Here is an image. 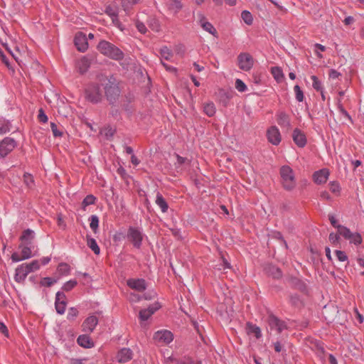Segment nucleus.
<instances>
[{"label": "nucleus", "instance_id": "f257e3e1", "mask_svg": "<svg viewBox=\"0 0 364 364\" xmlns=\"http://www.w3.org/2000/svg\"><path fill=\"white\" fill-rule=\"evenodd\" d=\"M97 49L104 55L116 60L124 58V53L119 48L106 41H101L97 46Z\"/></svg>", "mask_w": 364, "mask_h": 364}, {"label": "nucleus", "instance_id": "f03ea898", "mask_svg": "<svg viewBox=\"0 0 364 364\" xmlns=\"http://www.w3.org/2000/svg\"><path fill=\"white\" fill-rule=\"evenodd\" d=\"M39 268L40 264L38 260L19 265L16 269V281L18 282L23 281L29 273L38 270Z\"/></svg>", "mask_w": 364, "mask_h": 364}, {"label": "nucleus", "instance_id": "7ed1b4c3", "mask_svg": "<svg viewBox=\"0 0 364 364\" xmlns=\"http://www.w3.org/2000/svg\"><path fill=\"white\" fill-rule=\"evenodd\" d=\"M280 175L284 189L291 191L296 186L294 171L289 166H283L280 168Z\"/></svg>", "mask_w": 364, "mask_h": 364}, {"label": "nucleus", "instance_id": "20e7f679", "mask_svg": "<svg viewBox=\"0 0 364 364\" xmlns=\"http://www.w3.org/2000/svg\"><path fill=\"white\" fill-rule=\"evenodd\" d=\"M102 90L101 84L90 85L85 90V98L92 103H97L102 99Z\"/></svg>", "mask_w": 364, "mask_h": 364}, {"label": "nucleus", "instance_id": "39448f33", "mask_svg": "<svg viewBox=\"0 0 364 364\" xmlns=\"http://www.w3.org/2000/svg\"><path fill=\"white\" fill-rule=\"evenodd\" d=\"M101 86H102L103 90H105V95L107 100L113 102L115 100L116 97L119 95V89L118 87L109 81L106 77H103L100 80Z\"/></svg>", "mask_w": 364, "mask_h": 364}, {"label": "nucleus", "instance_id": "423d86ee", "mask_svg": "<svg viewBox=\"0 0 364 364\" xmlns=\"http://www.w3.org/2000/svg\"><path fill=\"white\" fill-rule=\"evenodd\" d=\"M127 239L130 241L134 247L139 249L143 240L142 232L136 228L130 227L127 231Z\"/></svg>", "mask_w": 364, "mask_h": 364}, {"label": "nucleus", "instance_id": "0eeeda50", "mask_svg": "<svg viewBox=\"0 0 364 364\" xmlns=\"http://www.w3.org/2000/svg\"><path fill=\"white\" fill-rule=\"evenodd\" d=\"M239 68L244 71H249L254 65V60L252 55L247 53H241L237 56Z\"/></svg>", "mask_w": 364, "mask_h": 364}, {"label": "nucleus", "instance_id": "6e6552de", "mask_svg": "<svg viewBox=\"0 0 364 364\" xmlns=\"http://www.w3.org/2000/svg\"><path fill=\"white\" fill-rule=\"evenodd\" d=\"M16 146L14 139L6 137L0 142V158L6 156Z\"/></svg>", "mask_w": 364, "mask_h": 364}, {"label": "nucleus", "instance_id": "1a4fd4ad", "mask_svg": "<svg viewBox=\"0 0 364 364\" xmlns=\"http://www.w3.org/2000/svg\"><path fill=\"white\" fill-rule=\"evenodd\" d=\"M267 140L272 145L277 146L282 141V135L276 126H272L267 130Z\"/></svg>", "mask_w": 364, "mask_h": 364}, {"label": "nucleus", "instance_id": "9d476101", "mask_svg": "<svg viewBox=\"0 0 364 364\" xmlns=\"http://www.w3.org/2000/svg\"><path fill=\"white\" fill-rule=\"evenodd\" d=\"M154 339L159 344H168L173 339V336L172 333L167 330L159 331L155 333Z\"/></svg>", "mask_w": 364, "mask_h": 364}, {"label": "nucleus", "instance_id": "9b49d317", "mask_svg": "<svg viewBox=\"0 0 364 364\" xmlns=\"http://www.w3.org/2000/svg\"><path fill=\"white\" fill-rule=\"evenodd\" d=\"M267 323L271 331L275 330L277 333H281L287 328L284 321H280L274 315H269L267 318Z\"/></svg>", "mask_w": 364, "mask_h": 364}, {"label": "nucleus", "instance_id": "f8f14e48", "mask_svg": "<svg viewBox=\"0 0 364 364\" xmlns=\"http://www.w3.org/2000/svg\"><path fill=\"white\" fill-rule=\"evenodd\" d=\"M127 284L132 289L139 292H142L146 289V283L144 279H129Z\"/></svg>", "mask_w": 364, "mask_h": 364}, {"label": "nucleus", "instance_id": "ddd939ff", "mask_svg": "<svg viewBox=\"0 0 364 364\" xmlns=\"http://www.w3.org/2000/svg\"><path fill=\"white\" fill-rule=\"evenodd\" d=\"M55 306L58 314H63L66 307V296L63 292H57L55 295Z\"/></svg>", "mask_w": 364, "mask_h": 364}, {"label": "nucleus", "instance_id": "4468645a", "mask_svg": "<svg viewBox=\"0 0 364 364\" xmlns=\"http://www.w3.org/2000/svg\"><path fill=\"white\" fill-rule=\"evenodd\" d=\"M74 43L77 49L80 52H85L88 47L86 36L81 32L76 33Z\"/></svg>", "mask_w": 364, "mask_h": 364}, {"label": "nucleus", "instance_id": "2eb2a0df", "mask_svg": "<svg viewBox=\"0 0 364 364\" xmlns=\"http://www.w3.org/2000/svg\"><path fill=\"white\" fill-rule=\"evenodd\" d=\"M98 323V318L97 316L92 315L88 316L82 323V328L85 333H92Z\"/></svg>", "mask_w": 364, "mask_h": 364}, {"label": "nucleus", "instance_id": "dca6fc26", "mask_svg": "<svg viewBox=\"0 0 364 364\" xmlns=\"http://www.w3.org/2000/svg\"><path fill=\"white\" fill-rule=\"evenodd\" d=\"M329 174L328 169L322 168L314 173L313 180L316 184L325 183L328 178Z\"/></svg>", "mask_w": 364, "mask_h": 364}, {"label": "nucleus", "instance_id": "f3484780", "mask_svg": "<svg viewBox=\"0 0 364 364\" xmlns=\"http://www.w3.org/2000/svg\"><path fill=\"white\" fill-rule=\"evenodd\" d=\"M105 14L111 18L112 23L115 26H117L120 31H123L124 29L123 25L119 21L117 9L109 6L105 9Z\"/></svg>", "mask_w": 364, "mask_h": 364}, {"label": "nucleus", "instance_id": "a211bd4d", "mask_svg": "<svg viewBox=\"0 0 364 364\" xmlns=\"http://www.w3.org/2000/svg\"><path fill=\"white\" fill-rule=\"evenodd\" d=\"M161 306L159 303H155L147 309H142L139 311V318L141 321H146L152 314H154L158 309H159Z\"/></svg>", "mask_w": 364, "mask_h": 364}, {"label": "nucleus", "instance_id": "6ab92c4d", "mask_svg": "<svg viewBox=\"0 0 364 364\" xmlns=\"http://www.w3.org/2000/svg\"><path fill=\"white\" fill-rule=\"evenodd\" d=\"M276 117L277 122L280 127L287 129H289L291 127L289 116L287 113L284 112H279Z\"/></svg>", "mask_w": 364, "mask_h": 364}, {"label": "nucleus", "instance_id": "aec40b11", "mask_svg": "<svg viewBox=\"0 0 364 364\" xmlns=\"http://www.w3.org/2000/svg\"><path fill=\"white\" fill-rule=\"evenodd\" d=\"M292 138L294 143L299 147H304L306 144L305 135L299 129H295L294 130Z\"/></svg>", "mask_w": 364, "mask_h": 364}, {"label": "nucleus", "instance_id": "412c9836", "mask_svg": "<svg viewBox=\"0 0 364 364\" xmlns=\"http://www.w3.org/2000/svg\"><path fill=\"white\" fill-rule=\"evenodd\" d=\"M90 67V60L88 58L84 56L76 63V68L77 71L81 73H85Z\"/></svg>", "mask_w": 364, "mask_h": 364}, {"label": "nucleus", "instance_id": "4be33fe9", "mask_svg": "<svg viewBox=\"0 0 364 364\" xmlns=\"http://www.w3.org/2000/svg\"><path fill=\"white\" fill-rule=\"evenodd\" d=\"M132 358V352L129 348H122L117 355L119 363H127Z\"/></svg>", "mask_w": 364, "mask_h": 364}, {"label": "nucleus", "instance_id": "5701e85b", "mask_svg": "<svg viewBox=\"0 0 364 364\" xmlns=\"http://www.w3.org/2000/svg\"><path fill=\"white\" fill-rule=\"evenodd\" d=\"M35 238V232L31 229L24 230L21 236V243L25 245H33V241Z\"/></svg>", "mask_w": 364, "mask_h": 364}, {"label": "nucleus", "instance_id": "b1692460", "mask_svg": "<svg viewBox=\"0 0 364 364\" xmlns=\"http://www.w3.org/2000/svg\"><path fill=\"white\" fill-rule=\"evenodd\" d=\"M166 6L168 11L176 15L182 9L183 4L179 0H169Z\"/></svg>", "mask_w": 364, "mask_h": 364}, {"label": "nucleus", "instance_id": "393cba45", "mask_svg": "<svg viewBox=\"0 0 364 364\" xmlns=\"http://www.w3.org/2000/svg\"><path fill=\"white\" fill-rule=\"evenodd\" d=\"M33 247V245H25L23 243L19 245V249H21V255H22L23 259H27L33 256L32 249Z\"/></svg>", "mask_w": 364, "mask_h": 364}, {"label": "nucleus", "instance_id": "a878e982", "mask_svg": "<svg viewBox=\"0 0 364 364\" xmlns=\"http://www.w3.org/2000/svg\"><path fill=\"white\" fill-rule=\"evenodd\" d=\"M77 343L84 348H92L94 344L90 336L87 335H81L77 338Z\"/></svg>", "mask_w": 364, "mask_h": 364}, {"label": "nucleus", "instance_id": "bb28decb", "mask_svg": "<svg viewBox=\"0 0 364 364\" xmlns=\"http://www.w3.org/2000/svg\"><path fill=\"white\" fill-rule=\"evenodd\" d=\"M156 203L159 205L163 213H166L168 210V205L159 192H157L156 193Z\"/></svg>", "mask_w": 364, "mask_h": 364}, {"label": "nucleus", "instance_id": "cd10ccee", "mask_svg": "<svg viewBox=\"0 0 364 364\" xmlns=\"http://www.w3.org/2000/svg\"><path fill=\"white\" fill-rule=\"evenodd\" d=\"M203 112L208 117H213L216 112V108L213 102H208L203 105Z\"/></svg>", "mask_w": 364, "mask_h": 364}, {"label": "nucleus", "instance_id": "c85d7f7f", "mask_svg": "<svg viewBox=\"0 0 364 364\" xmlns=\"http://www.w3.org/2000/svg\"><path fill=\"white\" fill-rule=\"evenodd\" d=\"M87 245L95 255H99L100 253V249L96 240L89 235L87 236Z\"/></svg>", "mask_w": 364, "mask_h": 364}, {"label": "nucleus", "instance_id": "c756f323", "mask_svg": "<svg viewBox=\"0 0 364 364\" xmlns=\"http://www.w3.org/2000/svg\"><path fill=\"white\" fill-rule=\"evenodd\" d=\"M271 73L277 82H280L284 80V74L282 69L279 67H273L271 69Z\"/></svg>", "mask_w": 364, "mask_h": 364}, {"label": "nucleus", "instance_id": "7c9ffc66", "mask_svg": "<svg viewBox=\"0 0 364 364\" xmlns=\"http://www.w3.org/2000/svg\"><path fill=\"white\" fill-rule=\"evenodd\" d=\"M348 240H349L350 243H353L355 245H360L363 241L362 237L358 232H352L350 235V238H348Z\"/></svg>", "mask_w": 364, "mask_h": 364}, {"label": "nucleus", "instance_id": "2f4dec72", "mask_svg": "<svg viewBox=\"0 0 364 364\" xmlns=\"http://www.w3.org/2000/svg\"><path fill=\"white\" fill-rule=\"evenodd\" d=\"M160 55L162 59H165L166 60H171V58L173 57V53L166 46H164L161 48Z\"/></svg>", "mask_w": 364, "mask_h": 364}, {"label": "nucleus", "instance_id": "473e14b6", "mask_svg": "<svg viewBox=\"0 0 364 364\" xmlns=\"http://www.w3.org/2000/svg\"><path fill=\"white\" fill-rule=\"evenodd\" d=\"M338 233L343 237L346 240H348L352 232L349 228L345 226H338Z\"/></svg>", "mask_w": 364, "mask_h": 364}, {"label": "nucleus", "instance_id": "72a5a7b5", "mask_svg": "<svg viewBox=\"0 0 364 364\" xmlns=\"http://www.w3.org/2000/svg\"><path fill=\"white\" fill-rule=\"evenodd\" d=\"M90 228L95 232L99 226V218L97 215H92L89 219Z\"/></svg>", "mask_w": 364, "mask_h": 364}, {"label": "nucleus", "instance_id": "f704fd0d", "mask_svg": "<svg viewBox=\"0 0 364 364\" xmlns=\"http://www.w3.org/2000/svg\"><path fill=\"white\" fill-rule=\"evenodd\" d=\"M241 16L242 20L247 25H251L252 23L253 18L250 12L247 11H243L241 14Z\"/></svg>", "mask_w": 364, "mask_h": 364}, {"label": "nucleus", "instance_id": "c9c22d12", "mask_svg": "<svg viewBox=\"0 0 364 364\" xmlns=\"http://www.w3.org/2000/svg\"><path fill=\"white\" fill-rule=\"evenodd\" d=\"M201 27L203 28V30L208 32L209 33H210L215 36H216V34H217L216 29L213 27V26L209 21L206 22L205 23H203Z\"/></svg>", "mask_w": 364, "mask_h": 364}, {"label": "nucleus", "instance_id": "e433bc0d", "mask_svg": "<svg viewBox=\"0 0 364 364\" xmlns=\"http://www.w3.org/2000/svg\"><path fill=\"white\" fill-rule=\"evenodd\" d=\"M294 90L296 100L299 102H303L304 96L301 87L296 85L294 87Z\"/></svg>", "mask_w": 364, "mask_h": 364}, {"label": "nucleus", "instance_id": "4c0bfd02", "mask_svg": "<svg viewBox=\"0 0 364 364\" xmlns=\"http://www.w3.org/2000/svg\"><path fill=\"white\" fill-rule=\"evenodd\" d=\"M329 188L331 191L336 195H338L341 191L340 184L337 181H331L329 183Z\"/></svg>", "mask_w": 364, "mask_h": 364}, {"label": "nucleus", "instance_id": "58836bf2", "mask_svg": "<svg viewBox=\"0 0 364 364\" xmlns=\"http://www.w3.org/2000/svg\"><path fill=\"white\" fill-rule=\"evenodd\" d=\"M78 310L75 307H71L68 309L67 318L69 321H73L78 315Z\"/></svg>", "mask_w": 364, "mask_h": 364}, {"label": "nucleus", "instance_id": "ea45409f", "mask_svg": "<svg viewBox=\"0 0 364 364\" xmlns=\"http://www.w3.org/2000/svg\"><path fill=\"white\" fill-rule=\"evenodd\" d=\"M312 80V86L317 91H321L323 89L321 82L318 80V77L315 75L311 77Z\"/></svg>", "mask_w": 364, "mask_h": 364}, {"label": "nucleus", "instance_id": "a19ab883", "mask_svg": "<svg viewBox=\"0 0 364 364\" xmlns=\"http://www.w3.org/2000/svg\"><path fill=\"white\" fill-rule=\"evenodd\" d=\"M95 200H96V198H95V196H93L92 195H88V196H87L84 198V200H83V201H82V206H83L84 208H85V207H86V206H87V205H92V204H94V203H95Z\"/></svg>", "mask_w": 364, "mask_h": 364}, {"label": "nucleus", "instance_id": "79ce46f5", "mask_svg": "<svg viewBox=\"0 0 364 364\" xmlns=\"http://www.w3.org/2000/svg\"><path fill=\"white\" fill-rule=\"evenodd\" d=\"M58 270L60 274H68L70 270V267L66 263H60L58 265Z\"/></svg>", "mask_w": 364, "mask_h": 364}, {"label": "nucleus", "instance_id": "37998d69", "mask_svg": "<svg viewBox=\"0 0 364 364\" xmlns=\"http://www.w3.org/2000/svg\"><path fill=\"white\" fill-rule=\"evenodd\" d=\"M77 282L76 280H70L67 282H65L63 287V289L66 291H70L72 289H73L76 285Z\"/></svg>", "mask_w": 364, "mask_h": 364}, {"label": "nucleus", "instance_id": "c03bdc74", "mask_svg": "<svg viewBox=\"0 0 364 364\" xmlns=\"http://www.w3.org/2000/svg\"><path fill=\"white\" fill-rule=\"evenodd\" d=\"M235 88L240 92H243L247 90V86L242 80L237 79L235 81Z\"/></svg>", "mask_w": 364, "mask_h": 364}, {"label": "nucleus", "instance_id": "a18cd8bd", "mask_svg": "<svg viewBox=\"0 0 364 364\" xmlns=\"http://www.w3.org/2000/svg\"><path fill=\"white\" fill-rule=\"evenodd\" d=\"M50 128L54 136H62L63 131L60 130L58 127V125L54 122L50 123Z\"/></svg>", "mask_w": 364, "mask_h": 364}, {"label": "nucleus", "instance_id": "49530a36", "mask_svg": "<svg viewBox=\"0 0 364 364\" xmlns=\"http://www.w3.org/2000/svg\"><path fill=\"white\" fill-rule=\"evenodd\" d=\"M339 234H335L333 232L330 233L329 235V241L333 246H336L338 243L340 237Z\"/></svg>", "mask_w": 364, "mask_h": 364}, {"label": "nucleus", "instance_id": "de8ad7c7", "mask_svg": "<svg viewBox=\"0 0 364 364\" xmlns=\"http://www.w3.org/2000/svg\"><path fill=\"white\" fill-rule=\"evenodd\" d=\"M149 27L156 32L160 31V24L158 20L151 19L149 22Z\"/></svg>", "mask_w": 364, "mask_h": 364}, {"label": "nucleus", "instance_id": "09e8293b", "mask_svg": "<svg viewBox=\"0 0 364 364\" xmlns=\"http://www.w3.org/2000/svg\"><path fill=\"white\" fill-rule=\"evenodd\" d=\"M250 331L252 333H253L257 338H259L262 336L261 330L258 326H251L250 327Z\"/></svg>", "mask_w": 364, "mask_h": 364}, {"label": "nucleus", "instance_id": "8fccbe9b", "mask_svg": "<svg viewBox=\"0 0 364 364\" xmlns=\"http://www.w3.org/2000/svg\"><path fill=\"white\" fill-rule=\"evenodd\" d=\"M335 253L339 261L345 262L348 259V257L344 252L341 250H336Z\"/></svg>", "mask_w": 364, "mask_h": 364}, {"label": "nucleus", "instance_id": "3c124183", "mask_svg": "<svg viewBox=\"0 0 364 364\" xmlns=\"http://www.w3.org/2000/svg\"><path fill=\"white\" fill-rule=\"evenodd\" d=\"M23 181L28 187H31L33 183V176L28 173H25L23 175Z\"/></svg>", "mask_w": 364, "mask_h": 364}, {"label": "nucleus", "instance_id": "603ef678", "mask_svg": "<svg viewBox=\"0 0 364 364\" xmlns=\"http://www.w3.org/2000/svg\"><path fill=\"white\" fill-rule=\"evenodd\" d=\"M55 282V280L52 279L50 277H44L41 281V284L42 286L46 287H50L52 284H53Z\"/></svg>", "mask_w": 364, "mask_h": 364}, {"label": "nucleus", "instance_id": "864d4df0", "mask_svg": "<svg viewBox=\"0 0 364 364\" xmlns=\"http://www.w3.org/2000/svg\"><path fill=\"white\" fill-rule=\"evenodd\" d=\"M136 27L137 30L141 33H143V34H144L147 31L146 26L142 22H140V21L136 22Z\"/></svg>", "mask_w": 364, "mask_h": 364}, {"label": "nucleus", "instance_id": "5fc2aeb1", "mask_svg": "<svg viewBox=\"0 0 364 364\" xmlns=\"http://www.w3.org/2000/svg\"><path fill=\"white\" fill-rule=\"evenodd\" d=\"M290 301L294 306H299L301 303L299 297L297 295H291L290 296Z\"/></svg>", "mask_w": 364, "mask_h": 364}, {"label": "nucleus", "instance_id": "6e6d98bb", "mask_svg": "<svg viewBox=\"0 0 364 364\" xmlns=\"http://www.w3.org/2000/svg\"><path fill=\"white\" fill-rule=\"evenodd\" d=\"M197 16H198V23L200 24V26L203 25V23L208 22L206 17L205 16V15L203 13H200V12L198 13Z\"/></svg>", "mask_w": 364, "mask_h": 364}, {"label": "nucleus", "instance_id": "4d7b16f0", "mask_svg": "<svg viewBox=\"0 0 364 364\" xmlns=\"http://www.w3.org/2000/svg\"><path fill=\"white\" fill-rule=\"evenodd\" d=\"M271 274H272L273 277L274 278H280L282 277V272L277 267H272Z\"/></svg>", "mask_w": 364, "mask_h": 364}, {"label": "nucleus", "instance_id": "13d9d810", "mask_svg": "<svg viewBox=\"0 0 364 364\" xmlns=\"http://www.w3.org/2000/svg\"><path fill=\"white\" fill-rule=\"evenodd\" d=\"M38 117V119L43 123L46 122L48 121V117L46 115V114L44 113V112L43 111V109L39 110Z\"/></svg>", "mask_w": 364, "mask_h": 364}, {"label": "nucleus", "instance_id": "bf43d9fd", "mask_svg": "<svg viewBox=\"0 0 364 364\" xmlns=\"http://www.w3.org/2000/svg\"><path fill=\"white\" fill-rule=\"evenodd\" d=\"M11 259L14 262H17L23 260L22 255H19L17 252H14L11 255Z\"/></svg>", "mask_w": 364, "mask_h": 364}, {"label": "nucleus", "instance_id": "052dcab7", "mask_svg": "<svg viewBox=\"0 0 364 364\" xmlns=\"http://www.w3.org/2000/svg\"><path fill=\"white\" fill-rule=\"evenodd\" d=\"M0 332L2 333L4 336H9V331L5 324L2 322H0Z\"/></svg>", "mask_w": 364, "mask_h": 364}, {"label": "nucleus", "instance_id": "680f3d73", "mask_svg": "<svg viewBox=\"0 0 364 364\" xmlns=\"http://www.w3.org/2000/svg\"><path fill=\"white\" fill-rule=\"evenodd\" d=\"M222 259H223V264H222V267L220 268H218V269L221 270V269H230V264L223 257H222Z\"/></svg>", "mask_w": 364, "mask_h": 364}, {"label": "nucleus", "instance_id": "e2e57ef3", "mask_svg": "<svg viewBox=\"0 0 364 364\" xmlns=\"http://www.w3.org/2000/svg\"><path fill=\"white\" fill-rule=\"evenodd\" d=\"M274 235L275 238H277L278 240H280L283 242V244L284 245L285 247L287 248V243L284 240L282 234L279 232H274Z\"/></svg>", "mask_w": 364, "mask_h": 364}, {"label": "nucleus", "instance_id": "0e129e2a", "mask_svg": "<svg viewBox=\"0 0 364 364\" xmlns=\"http://www.w3.org/2000/svg\"><path fill=\"white\" fill-rule=\"evenodd\" d=\"M355 21V19L353 16H347L345 18L343 23L345 25L348 26L352 24Z\"/></svg>", "mask_w": 364, "mask_h": 364}, {"label": "nucleus", "instance_id": "69168bd1", "mask_svg": "<svg viewBox=\"0 0 364 364\" xmlns=\"http://www.w3.org/2000/svg\"><path fill=\"white\" fill-rule=\"evenodd\" d=\"M340 75L341 74L335 70H331L329 72V77L332 79L338 78Z\"/></svg>", "mask_w": 364, "mask_h": 364}, {"label": "nucleus", "instance_id": "338daca9", "mask_svg": "<svg viewBox=\"0 0 364 364\" xmlns=\"http://www.w3.org/2000/svg\"><path fill=\"white\" fill-rule=\"evenodd\" d=\"M329 220L331 222V224L337 229L338 226H341V225H338L337 220L333 215H329Z\"/></svg>", "mask_w": 364, "mask_h": 364}, {"label": "nucleus", "instance_id": "774afa93", "mask_svg": "<svg viewBox=\"0 0 364 364\" xmlns=\"http://www.w3.org/2000/svg\"><path fill=\"white\" fill-rule=\"evenodd\" d=\"M338 109L341 112L342 114H343L345 117L350 118V116L347 111L343 108V105L341 104H338Z\"/></svg>", "mask_w": 364, "mask_h": 364}]
</instances>
